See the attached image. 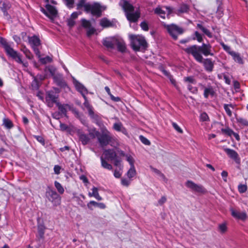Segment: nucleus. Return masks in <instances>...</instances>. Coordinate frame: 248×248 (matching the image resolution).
<instances>
[{
  "label": "nucleus",
  "instance_id": "obj_38",
  "mask_svg": "<svg viewBox=\"0 0 248 248\" xmlns=\"http://www.w3.org/2000/svg\"><path fill=\"white\" fill-rule=\"evenodd\" d=\"M3 122L4 126L8 129H10L13 127L12 121L8 119H4Z\"/></svg>",
  "mask_w": 248,
  "mask_h": 248
},
{
  "label": "nucleus",
  "instance_id": "obj_22",
  "mask_svg": "<svg viewBox=\"0 0 248 248\" xmlns=\"http://www.w3.org/2000/svg\"><path fill=\"white\" fill-rule=\"evenodd\" d=\"M7 55L13 58L15 61L19 63H23V61L21 59V56L19 54H18L16 51L13 49Z\"/></svg>",
  "mask_w": 248,
  "mask_h": 248
},
{
  "label": "nucleus",
  "instance_id": "obj_63",
  "mask_svg": "<svg viewBox=\"0 0 248 248\" xmlns=\"http://www.w3.org/2000/svg\"><path fill=\"white\" fill-rule=\"evenodd\" d=\"M113 160H114V164L115 166L119 167L121 165V161L120 160L115 157Z\"/></svg>",
  "mask_w": 248,
  "mask_h": 248
},
{
  "label": "nucleus",
  "instance_id": "obj_10",
  "mask_svg": "<svg viewBox=\"0 0 248 248\" xmlns=\"http://www.w3.org/2000/svg\"><path fill=\"white\" fill-rule=\"evenodd\" d=\"M112 139L110 133L108 131L102 135L98 137V141L102 146H106Z\"/></svg>",
  "mask_w": 248,
  "mask_h": 248
},
{
  "label": "nucleus",
  "instance_id": "obj_59",
  "mask_svg": "<svg viewBox=\"0 0 248 248\" xmlns=\"http://www.w3.org/2000/svg\"><path fill=\"white\" fill-rule=\"evenodd\" d=\"M0 9L3 12L5 15L7 14L5 10V3L2 1H0Z\"/></svg>",
  "mask_w": 248,
  "mask_h": 248
},
{
  "label": "nucleus",
  "instance_id": "obj_57",
  "mask_svg": "<svg viewBox=\"0 0 248 248\" xmlns=\"http://www.w3.org/2000/svg\"><path fill=\"white\" fill-rule=\"evenodd\" d=\"M196 39L199 42H201L202 41V35L197 31L195 33Z\"/></svg>",
  "mask_w": 248,
  "mask_h": 248
},
{
  "label": "nucleus",
  "instance_id": "obj_21",
  "mask_svg": "<svg viewBox=\"0 0 248 248\" xmlns=\"http://www.w3.org/2000/svg\"><path fill=\"white\" fill-rule=\"evenodd\" d=\"M230 55L232 56L233 60L239 64H242L244 63V61L242 57L240 56V54L235 51L230 52Z\"/></svg>",
  "mask_w": 248,
  "mask_h": 248
},
{
  "label": "nucleus",
  "instance_id": "obj_52",
  "mask_svg": "<svg viewBox=\"0 0 248 248\" xmlns=\"http://www.w3.org/2000/svg\"><path fill=\"white\" fill-rule=\"evenodd\" d=\"M38 232L41 237H43L44 232V226L42 225H39L38 227Z\"/></svg>",
  "mask_w": 248,
  "mask_h": 248
},
{
  "label": "nucleus",
  "instance_id": "obj_31",
  "mask_svg": "<svg viewBox=\"0 0 248 248\" xmlns=\"http://www.w3.org/2000/svg\"><path fill=\"white\" fill-rule=\"evenodd\" d=\"M136 174V170L134 166H130V169L127 171L126 175L129 178L134 177Z\"/></svg>",
  "mask_w": 248,
  "mask_h": 248
},
{
  "label": "nucleus",
  "instance_id": "obj_18",
  "mask_svg": "<svg viewBox=\"0 0 248 248\" xmlns=\"http://www.w3.org/2000/svg\"><path fill=\"white\" fill-rule=\"evenodd\" d=\"M28 39L29 43L31 46L32 48H33L34 47H38L40 45V40L37 36L34 35L31 37H29Z\"/></svg>",
  "mask_w": 248,
  "mask_h": 248
},
{
  "label": "nucleus",
  "instance_id": "obj_30",
  "mask_svg": "<svg viewBox=\"0 0 248 248\" xmlns=\"http://www.w3.org/2000/svg\"><path fill=\"white\" fill-rule=\"evenodd\" d=\"M100 25L104 28L109 27L112 26V23L108 19L104 18L100 20Z\"/></svg>",
  "mask_w": 248,
  "mask_h": 248
},
{
  "label": "nucleus",
  "instance_id": "obj_36",
  "mask_svg": "<svg viewBox=\"0 0 248 248\" xmlns=\"http://www.w3.org/2000/svg\"><path fill=\"white\" fill-rule=\"evenodd\" d=\"M197 27L201 29L207 36L209 37H212V35L211 33L207 29L203 27L202 25L198 24Z\"/></svg>",
  "mask_w": 248,
  "mask_h": 248
},
{
  "label": "nucleus",
  "instance_id": "obj_45",
  "mask_svg": "<svg viewBox=\"0 0 248 248\" xmlns=\"http://www.w3.org/2000/svg\"><path fill=\"white\" fill-rule=\"evenodd\" d=\"M40 61L42 63H46L51 62L52 59L50 57L47 56L44 58H40Z\"/></svg>",
  "mask_w": 248,
  "mask_h": 248
},
{
  "label": "nucleus",
  "instance_id": "obj_27",
  "mask_svg": "<svg viewBox=\"0 0 248 248\" xmlns=\"http://www.w3.org/2000/svg\"><path fill=\"white\" fill-rule=\"evenodd\" d=\"M79 140L82 142V143L84 145L87 144L89 141V138L88 136L86 134H84L82 133H79Z\"/></svg>",
  "mask_w": 248,
  "mask_h": 248
},
{
  "label": "nucleus",
  "instance_id": "obj_44",
  "mask_svg": "<svg viewBox=\"0 0 248 248\" xmlns=\"http://www.w3.org/2000/svg\"><path fill=\"white\" fill-rule=\"evenodd\" d=\"M140 139L143 144L147 145H149L150 144V141L143 136H140Z\"/></svg>",
  "mask_w": 248,
  "mask_h": 248
},
{
  "label": "nucleus",
  "instance_id": "obj_64",
  "mask_svg": "<svg viewBox=\"0 0 248 248\" xmlns=\"http://www.w3.org/2000/svg\"><path fill=\"white\" fill-rule=\"evenodd\" d=\"M122 175V173L120 172L119 171H118L117 170H115L114 172V175L116 178H119L121 177Z\"/></svg>",
  "mask_w": 248,
  "mask_h": 248
},
{
  "label": "nucleus",
  "instance_id": "obj_29",
  "mask_svg": "<svg viewBox=\"0 0 248 248\" xmlns=\"http://www.w3.org/2000/svg\"><path fill=\"white\" fill-rule=\"evenodd\" d=\"M83 98L85 100V102L83 104L84 106L87 109L89 114L92 116L93 114L92 107L90 105L86 96H84Z\"/></svg>",
  "mask_w": 248,
  "mask_h": 248
},
{
  "label": "nucleus",
  "instance_id": "obj_2",
  "mask_svg": "<svg viewBox=\"0 0 248 248\" xmlns=\"http://www.w3.org/2000/svg\"><path fill=\"white\" fill-rule=\"evenodd\" d=\"M120 5L125 12V16L128 21L135 22L140 16V13L138 10L135 11L134 8L131 4L124 0H121Z\"/></svg>",
  "mask_w": 248,
  "mask_h": 248
},
{
  "label": "nucleus",
  "instance_id": "obj_7",
  "mask_svg": "<svg viewBox=\"0 0 248 248\" xmlns=\"http://www.w3.org/2000/svg\"><path fill=\"white\" fill-rule=\"evenodd\" d=\"M154 12L161 18L164 19L166 16H168L172 12V8L167 6H158L155 9Z\"/></svg>",
  "mask_w": 248,
  "mask_h": 248
},
{
  "label": "nucleus",
  "instance_id": "obj_16",
  "mask_svg": "<svg viewBox=\"0 0 248 248\" xmlns=\"http://www.w3.org/2000/svg\"><path fill=\"white\" fill-rule=\"evenodd\" d=\"M0 44L4 48L7 54L13 49L11 46V43L8 42L7 40L3 38L0 37Z\"/></svg>",
  "mask_w": 248,
  "mask_h": 248
},
{
  "label": "nucleus",
  "instance_id": "obj_61",
  "mask_svg": "<svg viewBox=\"0 0 248 248\" xmlns=\"http://www.w3.org/2000/svg\"><path fill=\"white\" fill-rule=\"evenodd\" d=\"M166 198L165 196H163L161 198L158 202L160 205H162L166 202Z\"/></svg>",
  "mask_w": 248,
  "mask_h": 248
},
{
  "label": "nucleus",
  "instance_id": "obj_26",
  "mask_svg": "<svg viewBox=\"0 0 248 248\" xmlns=\"http://www.w3.org/2000/svg\"><path fill=\"white\" fill-rule=\"evenodd\" d=\"M116 44L117 45L118 49L120 51L124 52L125 51L126 46L124 40L121 39L117 38V41L116 42Z\"/></svg>",
  "mask_w": 248,
  "mask_h": 248
},
{
  "label": "nucleus",
  "instance_id": "obj_17",
  "mask_svg": "<svg viewBox=\"0 0 248 248\" xmlns=\"http://www.w3.org/2000/svg\"><path fill=\"white\" fill-rule=\"evenodd\" d=\"M53 79L58 86L62 88H68L66 83L62 78V75L59 74H56V76H54V78Z\"/></svg>",
  "mask_w": 248,
  "mask_h": 248
},
{
  "label": "nucleus",
  "instance_id": "obj_14",
  "mask_svg": "<svg viewBox=\"0 0 248 248\" xmlns=\"http://www.w3.org/2000/svg\"><path fill=\"white\" fill-rule=\"evenodd\" d=\"M74 85L77 90L82 94V96H86L85 95L88 93V90L84 86L77 81L74 82Z\"/></svg>",
  "mask_w": 248,
  "mask_h": 248
},
{
  "label": "nucleus",
  "instance_id": "obj_60",
  "mask_svg": "<svg viewBox=\"0 0 248 248\" xmlns=\"http://www.w3.org/2000/svg\"><path fill=\"white\" fill-rule=\"evenodd\" d=\"M221 176L223 178L225 182H227V177L228 176V172L225 170L221 172Z\"/></svg>",
  "mask_w": 248,
  "mask_h": 248
},
{
  "label": "nucleus",
  "instance_id": "obj_54",
  "mask_svg": "<svg viewBox=\"0 0 248 248\" xmlns=\"http://www.w3.org/2000/svg\"><path fill=\"white\" fill-rule=\"evenodd\" d=\"M222 46L223 47V49L226 51H227L229 54H230V52H233V51H232L231 50V48L230 46L226 45L225 44H224V43H221V44Z\"/></svg>",
  "mask_w": 248,
  "mask_h": 248
},
{
  "label": "nucleus",
  "instance_id": "obj_19",
  "mask_svg": "<svg viewBox=\"0 0 248 248\" xmlns=\"http://www.w3.org/2000/svg\"><path fill=\"white\" fill-rule=\"evenodd\" d=\"M103 155L105 158L111 161L115 159L116 156V154L112 150H106L104 152Z\"/></svg>",
  "mask_w": 248,
  "mask_h": 248
},
{
  "label": "nucleus",
  "instance_id": "obj_50",
  "mask_svg": "<svg viewBox=\"0 0 248 248\" xmlns=\"http://www.w3.org/2000/svg\"><path fill=\"white\" fill-rule=\"evenodd\" d=\"M140 27L141 29L144 31H147L148 30V25L147 23L145 21H143L141 23Z\"/></svg>",
  "mask_w": 248,
  "mask_h": 248
},
{
  "label": "nucleus",
  "instance_id": "obj_5",
  "mask_svg": "<svg viewBox=\"0 0 248 248\" xmlns=\"http://www.w3.org/2000/svg\"><path fill=\"white\" fill-rule=\"evenodd\" d=\"M163 26L170 35L175 40L177 39L178 35L182 34L184 32L182 28L174 24L170 25L163 24Z\"/></svg>",
  "mask_w": 248,
  "mask_h": 248
},
{
  "label": "nucleus",
  "instance_id": "obj_62",
  "mask_svg": "<svg viewBox=\"0 0 248 248\" xmlns=\"http://www.w3.org/2000/svg\"><path fill=\"white\" fill-rule=\"evenodd\" d=\"M32 48L34 51V53L36 54V55L38 57V58H40V57H41L40 52L39 50V49H38L37 47H34Z\"/></svg>",
  "mask_w": 248,
  "mask_h": 248
},
{
  "label": "nucleus",
  "instance_id": "obj_58",
  "mask_svg": "<svg viewBox=\"0 0 248 248\" xmlns=\"http://www.w3.org/2000/svg\"><path fill=\"white\" fill-rule=\"evenodd\" d=\"M61 168L58 165H55L54 167V171L56 174H59L60 173Z\"/></svg>",
  "mask_w": 248,
  "mask_h": 248
},
{
  "label": "nucleus",
  "instance_id": "obj_40",
  "mask_svg": "<svg viewBox=\"0 0 248 248\" xmlns=\"http://www.w3.org/2000/svg\"><path fill=\"white\" fill-rule=\"evenodd\" d=\"M22 51L25 54V55L28 59H31L33 58V56L31 54V52L27 48L24 47L22 49Z\"/></svg>",
  "mask_w": 248,
  "mask_h": 248
},
{
  "label": "nucleus",
  "instance_id": "obj_37",
  "mask_svg": "<svg viewBox=\"0 0 248 248\" xmlns=\"http://www.w3.org/2000/svg\"><path fill=\"white\" fill-rule=\"evenodd\" d=\"M238 123L244 126H248V121L242 117H237L236 118Z\"/></svg>",
  "mask_w": 248,
  "mask_h": 248
},
{
  "label": "nucleus",
  "instance_id": "obj_53",
  "mask_svg": "<svg viewBox=\"0 0 248 248\" xmlns=\"http://www.w3.org/2000/svg\"><path fill=\"white\" fill-rule=\"evenodd\" d=\"M172 126L173 127V128L177 131L179 133H183V130H182V129L177 125V124L175 123H172Z\"/></svg>",
  "mask_w": 248,
  "mask_h": 248
},
{
  "label": "nucleus",
  "instance_id": "obj_12",
  "mask_svg": "<svg viewBox=\"0 0 248 248\" xmlns=\"http://www.w3.org/2000/svg\"><path fill=\"white\" fill-rule=\"evenodd\" d=\"M49 196L50 197V200L53 203L54 205L57 206L61 203V197L58 194L53 190H50L48 192Z\"/></svg>",
  "mask_w": 248,
  "mask_h": 248
},
{
  "label": "nucleus",
  "instance_id": "obj_13",
  "mask_svg": "<svg viewBox=\"0 0 248 248\" xmlns=\"http://www.w3.org/2000/svg\"><path fill=\"white\" fill-rule=\"evenodd\" d=\"M224 151L230 157L234 160L236 162H239L240 158L238 157V155L234 150L229 148H225Z\"/></svg>",
  "mask_w": 248,
  "mask_h": 248
},
{
  "label": "nucleus",
  "instance_id": "obj_1",
  "mask_svg": "<svg viewBox=\"0 0 248 248\" xmlns=\"http://www.w3.org/2000/svg\"><path fill=\"white\" fill-rule=\"evenodd\" d=\"M211 46L209 44H203L202 46L193 45L184 49L185 52L191 54L195 59L199 62H202L203 57L201 53L204 56L213 55L211 52Z\"/></svg>",
  "mask_w": 248,
  "mask_h": 248
},
{
  "label": "nucleus",
  "instance_id": "obj_32",
  "mask_svg": "<svg viewBox=\"0 0 248 248\" xmlns=\"http://www.w3.org/2000/svg\"><path fill=\"white\" fill-rule=\"evenodd\" d=\"M92 195L98 201H101L102 197L99 195L98 188L96 187H93L92 188Z\"/></svg>",
  "mask_w": 248,
  "mask_h": 248
},
{
  "label": "nucleus",
  "instance_id": "obj_43",
  "mask_svg": "<svg viewBox=\"0 0 248 248\" xmlns=\"http://www.w3.org/2000/svg\"><path fill=\"white\" fill-rule=\"evenodd\" d=\"M232 107V105H227V104H225L224 105V108L227 113V114L229 116H232V111L231 110V109H230L229 107Z\"/></svg>",
  "mask_w": 248,
  "mask_h": 248
},
{
  "label": "nucleus",
  "instance_id": "obj_23",
  "mask_svg": "<svg viewBox=\"0 0 248 248\" xmlns=\"http://www.w3.org/2000/svg\"><path fill=\"white\" fill-rule=\"evenodd\" d=\"M113 128L116 131L121 132L125 135L127 134L126 129L123 127L122 124L120 122L114 124Z\"/></svg>",
  "mask_w": 248,
  "mask_h": 248
},
{
  "label": "nucleus",
  "instance_id": "obj_8",
  "mask_svg": "<svg viewBox=\"0 0 248 248\" xmlns=\"http://www.w3.org/2000/svg\"><path fill=\"white\" fill-rule=\"evenodd\" d=\"M58 95L53 92H48L46 96V101L49 107H52L54 103L57 105L59 103L57 102Z\"/></svg>",
  "mask_w": 248,
  "mask_h": 248
},
{
  "label": "nucleus",
  "instance_id": "obj_6",
  "mask_svg": "<svg viewBox=\"0 0 248 248\" xmlns=\"http://www.w3.org/2000/svg\"><path fill=\"white\" fill-rule=\"evenodd\" d=\"M186 186L194 192L204 194L207 192L206 189L202 185L196 184L190 180H188L186 183Z\"/></svg>",
  "mask_w": 248,
  "mask_h": 248
},
{
  "label": "nucleus",
  "instance_id": "obj_15",
  "mask_svg": "<svg viewBox=\"0 0 248 248\" xmlns=\"http://www.w3.org/2000/svg\"><path fill=\"white\" fill-rule=\"evenodd\" d=\"M230 211L232 216L236 218L244 220L247 218L245 212H239L232 208L230 209Z\"/></svg>",
  "mask_w": 248,
  "mask_h": 248
},
{
  "label": "nucleus",
  "instance_id": "obj_56",
  "mask_svg": "<svg viewBox=\"0 0 248 248\" xmlns=\"http://www.w3.org/2000/svg\"><path fill=\"white\" fill-rule=\"evenodd\" d=\"M219 229L221 232H224L227 230V227L225 224H222L219 225Z\"/></svg>",
  "mask_w": 248,
  "mask_h": 248
},
{
  "label": "nucleus",
  "instance_id": "obj_34",
  "mask_svg": "<svg viewBox=\"0 0 248 248\" xmlns=\"http://www.w3.org/2000/svg\"><path fill=\"white\" fill-rule=\"evenodd\" d=\"M213 95L214 91L212 87L205 88L204 90V96L205 98H207L209 95Z\"/></svg>",
  "mask_w": 248,
  "mask_h": 248
},
{
  "label": "nucleus",
  "instance_id": "obj_39",
  "mask_svg": "<svg viewBox=\"0 0 248 248\" xmlns=\"http://www.w3.org/2000/svg\"><path fill=\"white\" fill-rule=\"evenodd\" d=\"M54 185L58 191L61 194H63L64 190L61 184L57 181H55Z\"/></svg>",
  "mask_w": 248,
  "mask_h": 248
},
{
  "label": "nucleus",
  "instance_id": "obj_41",
  "mask_svg": "<svg viewBox=\"0 0 248 248\" xmlns=\"http://www.w3.org/2000/svg\"><path fill=\"white\" fill-rule=\"evenodd\" d=\"M81 22L83 27L86 28V29L92 27L90 22L88 20H87L85 19H82Z\"/></svg>",
  "mask_w": 248,
  "mask_h": 248
},
{
  "label": "nucleus",
  "instance_id": "obj_24",
  "mask_svg": "<svg viewBox=\"0 0 248 248\" xmlns=\"http://www.w3.org/2000/svg\"><path fill=\"white\" fill-rule=\"evenodd\" d=\"M92 206L98 207L100 209H105L106 208V205L104 203L102 202H97L93 201H90L87 204L88 207L91 210H93Z\"/></svg>",
  "mask_w": 248,
  "mask_h": 248
},
{
  "label": "nucleus",
  "instance_id": "obj_20",
  "mask_svg": "<svg viewBox=\"0 0 248 248\" xmlns=\"http://www.w3.org/2000/svg\"><path fill=\"white\" fill-rule=\"evenodd\" d=\"M56 68L52 66H49L46 67L44 72L46 77H53V78H54V76H56L55 74L56 72Z\"/></svg>",
  "mask_w": 248,
  "mask_h": 248
},
{
  "label": "nucleus",
  "instance_id": "obj_49",
  "mask_svg": "<svg viewBox=\"0 0 248 248\" xmlns=\"http://www.w3.org/2000/svg\"><path fill=\"white\" fill-rule=\"evenodd\" d=\"M184 80L186 82H189V83H193V84L195 83V82H196L195 80L192 77H188L185 78Z\"/></svg>",
  "mask_w": 248,
  "mask_h": 248
},
{
  "label": "nucleus",
  "instance_id": "obj_33",
  "mask_svg": "<svg viewBox=\"0 0 248 248\" xmlns=\"http://www.w3.org/2000/svg\"><path fill=\"white\" fill-rule=\"evenodd\" d=\"M101 161L102 166L103 168L107 169L108 170H112V166L110 164L108 163L105 160V159L103 158V156L101 157Z\"/></svg>",
  "mask_w": 248,
  "mask_h": 248
},
{
  "label": "nucleus",
  "instance_id": "obj_55",
  "mask_svg": "<svg viewBox=\"0 0 248 248\" xmlns=\"http://www.w3.org/2000/svg\"><path fill=\"white\" fill-rule=\"evenodd\" d=\"M221 131L227 134H228L229 136H231L232 134L233 133V131L231 130L229 128H226V129H222Z\"/></svg>",
  "mask_w": 248,
  "mask_h": 248
},
{
  "label": "nucleus",
  "instance_id": "obj_28",
  "mask_svg": "<svg viewBox=\"0 0 248 248\" xmlns=\"http://www.w3.org/2000/svg\"><path fill=\"white\" fill-rule=\"evenodd\" d=\"M189 8L186 4H182L180 6L179 8L175 12L176 14L179 15L182 13H186L188 12Z\"/></svg>",
  "mask_w": 248,
  "mask_h": 248
},
{
  "label": "nucleus",
  "instance_id": "obj_3",
  "mask_svg": "<svg viewBox=\"0 0 248 248\" xmlns=\"http://www.w3.org/2000/svg\"><path fill=\"white\" fill-rule=\"evenodd\" d=\"M85 0H79L78 4V7L79 8L81 7L84 8V10L88 13L91 12L93 15H96L98 16H100L101 7L98 3L93 4H85Z\"/></svg>",
  "mask_w": 248,
  "mask_h": 248
},
{
  "label": "nucleus",
  "instance_id": "obj_47",
  "mask_svg": "<svg viewBox=\"0 0 248 248\" xmlns=\"http://www.w3.org/2000/svg\"><path fill=\"white\" fill-rule=\"evenodd\" d=\"M200 119L202 121H207L209 117L206 113L203 112L200 115Z\"/></svg>",
  "mask_w": 248,
  "mask_h": 248
},
{
  "label": "nucleus",
  "instance_id": "obj_4",
  "mask_svg": "<svg viewBox=\"0 0 248 248\" xmlns=\"http://www.w3.org/2000/svg\"><path fill=\"white\" fill-rule=\"evenodd\" d=\"M129 38L132 48L136 51L144 49L146 47V42L142 36L130 35Z\"/></svg>",
  "mask_w": 248,
  "mask_h": 248
},
{
  "label": "nucleus",
  "instance_id": "obj_48",
  "mask_svg": "<svg viewBox=\"0 0 248 248\" xmlns=\"http://www.w3.org/2000/svg\"><path fill=\"white\" fill-rule=\"evenodd\" d=\"M87 34L88 36H90L91 35L93 34L94 33V32L95 31V30L94 29V28H93L92 27H91L90 28L87 29Z\"/></svg>",
  "mask_w": 248,
  "mask_h": 248
},
{
  "label": "nucleus",
  "instance_id": "obj_9",
  "mask_svg": "<svg viewBox=\"0 0 248 248\" xmlns=\"http://www.w3.org/2000/svg\"><path fill=\"white\" fill-rule=\"evenodd\" d=\"M46 11L44 9L42 8L41 11L45 14L47 16H48L51 20H53L55 17H56L57 11L55 8L49 4L46 5Z\"/></svg>",
  "mask_w": 248,
  "mask_h": 248
},
{
  "label": "nucleus",
  "instance_id": "obj_35",
  "mask_svg": "<svg viewBox=\"0 0 248 248\" xmlns=\"http://www.w3.org/2000/svg\"><path fill=\"white\" fill-rule=\"evenodd\" d=\"M126 160L129 163L130 166H134L135 160L133 156L130 154L125 155Z\"/></svg>",
  "mask_w": 248,
  "mask_h": 248
},
{
  "label": "nucleus",
  "instance_id": "obj_11",
  "mask_svg": "<svg viewBox=\"0 0 248 248\" xmlns=\"http://www.w3.org/2000/svg\"><path fill=\"white\" fill-rule=\"evenodd\" d=\"M117 41V38L115 37H106L103 40V45L108 48H113Z\"/></svg>",
  "mask_w": 248,
  "mask_h": 248
},
{
  "label": "nucleus",
  "instance_id": "obj_46",
  "mask_svg": "<svg viewBox=\"0 0 248 248\" xmlns=\"http://www.w3.org/2000/svg\"><path fill=\"white\" fill-rule=\"evenodd\" d=\"M57 106H58L59 109L61 113L62 114L65 115L66 112V108H65V107L63 105L59 104V103H58Z\"/></svg>",
  "mask_w": 248,
  "mask_h": 248
},
{
  "label": "nucleus",
  "instance_id": "obj_42",
  "mask_svg": "<svg viewBox=\"0 0 248 248\" xmlns=\"http://www.w3.org/2000/svg\"><path fill=\"white\" fill-rule=\"evenodd\" d=\"M238 191L240 193H243L247 190V186L245 185H239L238 187Z\"/></svg>",
  "mask_w": 248,
  "mask_h": 248
},
{
  "label": "nucleus",
  "instance_id": "obj_25",
  "mask_svg": "<svg viewBox=\"0 0 248 248\" xmlns=\"http://www.w3.org/2000/svg\"><path fill=\"white\" fill-rule=\"evenodd\" d=\"M203 64L205 69L211 72L214 67V63L210 59H206L203 62Z\"/></svg>",
  "mask_w": 248,
  "mask_h": 248
},
{
  "label": "nucleus",
  "instance_id": "obj_51",
  "mask_svg": "<svg viewBox=\"0 0 248 248\" xmlns=\"http://www.w3.org/2000/svg\"><path fill=\"white\" fill-rule=\"evenodd\" d=\"M130 183V181L127 180L124 178H123L121 180V184L124 186H128Z\"/></svg>",
  "mask_w": 248,
  "mask_h": 248
}]
</instances>
